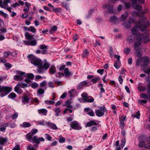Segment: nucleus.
Wrapping results in <instances>:
<instances>
[{
	"label": "nucleus",
	"mask_w": 150,
	"mask_h": 150,
	"mask_svg": "<svg viewBox=\"0 0 150 150\" xmlns=\"http://www.w3.org/2000/svg\"><path fill=\"white\" fill-rule=\"evenodd\" d=\"M135 24L134 27L131 29L133 35L128 36L127 39V41L129 43H132L133 42L134 39V36H137L138 35V28L142 31H145L150 25L149 21H145V19L144 18H143L142 20H140L138 22L135 23Z\"/></svg>",
	"instance_id": "obj_1"
},
{
	"label": "nucleus",
	"mask_w": 150,
	"mask_h": 150,
	"mask_svg": "<svg viewBox=\"0 0 150 150\" xmlns=\"http://www.w3.org/2000/svg\"><path fill=\"white\" fill-rule=\"evenodd\" d=\"M27 57L29 59V61L31 64L37 66L36 71L38 74L44 73L50 67V64L48 62L46 59L44 60V62L43 64L41 60L33 55H29Z\"/></svg>",
	"instance_id": "obj_2"
},
{
	"label": "nucleus",
	"mask_w": 150,
	"mask_h": 150,
	"mask_svg": "<svg viewBox=\"0 0 150 150\" xmlns=\"http://www.w3.org/2000/svg\"><path fill=\"white\" fill-rule=\"evenodd\" d=\"M138 41L140 43V45L142 43H146L150 41V34L149 33H144L141 35L139 33L138 35L136 37L135 42Z\"/></svg>",
	"instance_id": "obj_3"
},
{
	"label": "nucleus",
	"mask_w": 150,
	"mask_h": 150,
	"mask_svg": "<svg viewBox=\"0 0 150 150\" xmlns=\"http://www.w3.org/2000/svg\"><path fill=\"white\" fill-rule=\"evenodd\" d=\"M25 36L26 38L30 40L24 41V43L26 45H32L34 46L36 45L37 43V41L36 40H31L33 39V35H31L29 33L26 32L25 34Z\"/></svg>",
	"instance_id": "obj_4"
},
{
	"label": "nucleus",
	"mask_w": 150,
	"mask_h": 150,
	"mask_svg": "<svg viewBox=\"0 0 150 150\" xmlns=\"http://www.w3.org/2000/svg\"><path fill=\"white\" fill-rule=\"evenodd\" d=\"M11 91V88L9 87L0 86V96L3 97L7 95Z\"/></svg>",
	"instance_id": "obj_5"
},
{
	"label": "nucleus",
	"mask_w": 150,
	"mask_h": 150,
	"mask_svg": "<svg viewBox=\"0 0 150 150\" xmlns=\"http://www.w3.org/2000/svg\"><path fill=\"white\" fill-rule=\"evenodd\" d=\"M106 111V108L104 106H100L99 109L95 110V113L97 116L100 117L104 115Z\"/></svg>",
	"instance_id": "obj_6"
},
{
	"label": "nucleus",
	"mask_w": 150,
	"mask_h": 150,
	"mask_svg": "<svg viewBox=\"0 0 150 150\" xmlns=\"http://www.w3.org/2000/svg\"><path fill=\"white\" fill-rule=\"evenodd\" d=\"M138 42L137 41L136 42H134V50L135 51L137 56V57H140L142 56V53L141 52L142 49L139 46L140 45V43Z\"/></svg>",
	"instance_id": "obj_7"
},
{
	"label": "nucleus",
	"mask_w": 150,
	"mask_h": 150,
	"mask_svg": "<svg viewBox=\"0 0 150 150\" xmlns=\"http://www.w3.org/2000/svg\"><path fill=\"white\" fill-rule=\"evenodd\" d=\"M16 73L17 74L13 77L14 79L17 81H21L23 79V75H25V72L21 71H16Z\"/></svg>",
	"instance_id": "obj_8"
},
{
	"label": "nucleus",
	"mask_w": 150,
	"mask_h": 150,
	"mask_svg": "<svg viewBox=\"0 0 150 150\" xmlns=\"http://www.w3.org/2000/svg\"><path fill=\"white\" fill-rule=\"evenodd\" d=\"M71 127L75 130H80L82 129L79 122L76 121H73L70 124Z\"/></svg>",
	"instance_id": "obj_9"
},
{
	"label": "nucleus",
	"mask_w": 150,
	"mask_h": 150,
	"mask_svg": "<svg viewBox=\"0 0 150 150\" xmlns=\"http://www.w3.org/2000/svg\"><path fill=\"white\" fill-rule=\"evenodd\" d=\"M148 64H144L141 66V68L144 72L148 74H150V68Z\"/></svg>",
	"instance_id": "obj_10"
},
{
	"label": "nucleus",
	"mask_w": 150,
	"mask_h": 150,
	"mask_svg": "<svg viewBox=\"0 0 150 150\" xmlns=\"http://www.w3.org/2000/svg\"><path fill=\"white\" fill-rule=\"evenodd\" d=\"M38 130L37 129H33L31 131V132L28 133L25 136L27 138L30 139L31 137L35 134L38 132Z\"/></svg>",
	"instance_id": "obj_11"
},
{
	"label": "nucleus",
	"mask_w": 150,
	"mask_h": 150,
	"mask_svg": "<svg viewBox=\"0 0 150 150\" xmlns=\"http://www.w3.org/2000/svg\"><path fill=\"white\" fill-rule=\"evenodd\" d=\"M68 95L71 98L77 96H78L77 91L74 89H71L68 91Z\"/></svg>",
	"instance_id": "obj_12"
},
{
	"label": "nucleus",
	"mask_w": 150,
	"mask_h": 150,
	"mask_svg": "<svg viewBox=\"0 0 150 150\" xmlns=\"http://www.w3.org/2000/svg\"><path fill=\"white\" fill-rule=\"evenodd\" d=\"M31 137L30 139H29L28 138H27L26 137L25 139L28 141L32 143H35L37 144H39V141H38V137L37 136H35L33 137Z\"/></svg>",
	"instance_id": "obj_13"
},
{
	"label": "nucleus",
	"mask_w": 150,
	"mask_h": 150,
	"mask_svg": "<svg viewBox=\"0 0 150 150\" xmlns=\"http://www.w3.org/2000/svg\"><path fill=\"white\" fill-rule=\"evenodd\" d=\"M48 47L47 46L45 45H40L39 46V48L42 50V54H46L47 53V50L48 49Z\"/></svg>",
	"instance_id": "obj_14"
},
{
	"label": "nucleus",
	"mask_w": 150,
	"mask_h": 150,
	"mask_svg": "<svg viewBox=\"0 0 150 150\" xmlns=\"http://www.w3.org/2000/svg\"><path fill=\"white\" fill-rule=\"evenodd\" d=\"M84 111L87 112V114L91 116H95V114L92 109L88 108H85L84 109Z\"/></svg>",
	"instance_id": "obj_15"
},
{
	"label": "nucleus",
	"mask_w": 150,
	"mask_h": 150,
	"mask_svg": "<svg viewBox=\"0 0 150 150\" xmlns=\"http://www.w3.org/2000/svg\"><path fill=\"white\" fill-rule=\"evenodd\" d=\"M47 110L44 108L38 109V112L39 114L41 116H46L47 113Z\"/></svg>",
	"instance_id": "obj_16"
},
{
	"label": "nucleus",
	"mask_w": 150,
	"mask_h": 150,
	"mask_svg": "<svg viewBox=\"0 0 150 150\" xmlns=\"http://www.w3.org/2000/svg\"><path fill=\"white\" fill-rule=\"evenodd\" d=\"M103 7L104 8H108V11L110 13H112L113 12V6H110L109 5L107 4H105L103 6Z\"/></svg>",
	"instance_id": "obj_17"
},
{
	"label": "nucleus",
	"mask_w": 150,
	"mask_h": 150,
	"mask_svg": "<svg viewBox=\"0 0 150 150\" xmlns=\"http://www.w3.org/2000/svg\"><path fill=\"white\" fill-rule=\"evenodd\" d=\"M88 84V82L86 81H82L79 83L77 87V88L78 89H80L85 86H89Z\"/></svg>",
	"instance_id": "obj_18"
},
{
	"label": "nucleus",
	"mask_w": 150,
	"mask_h": 150,
	"mask_svg": "<svg viewBox=\"0 0 150 150\" xmlns=\"http://www.w3.org/2000/svg\"><path fill=\"white\" fill-rule=\"evenodd\" d=\"M97 123L96 122V121L95 120H91L86 123L85 125L86 127H91L93 125H97Z\"/></svg>",
	"instance_id": "obj_19"
},
{
	"label": "nucleus",
	"mask_w": 150,
	"mask_h": 150,
	"mask_svg": "<svg viewBox=\"0 0 150 150\" xmlns=\"http://www.w3.org/2000/svg\"><path fill=\"white\" fill-rule=\"evenodd\" d=\"M29 100L30 99L28 95H24L22 97V102L24 104L28 103Z\"/></svg>",
	"instance_id": "obj_20"
},
{
	"label": "nucleus",
	"mask_w": 150,
	"mask_h": 150,
	"mask_svg": "<svg viewBox=\"0 0 150 150\" xmlns=\"http://www.w3.org/2000/svg\"><path fill=\"white\" fill-rule=\"evenodd\" d=\"M129 15V13L127 11H125V13L122 14L120 18V20L122 21H125L126 18Z\"/></svg>",
	"instance_id": "obj_21"
},
{
	"label": "nucleus",
	"mask_w": 150,
	"mask_h": 150,
	"mask_svg": "<svg viewBox=\"0 0 150 150\" xmlns=\"http://www.w3.org/2000/svg\"><path fill=\"white\" fill-rule=\"evenodd\" d=\"M10 123L9 122H7L3 124L0 128V131L3 132H5V131L6 127L10 125Z\"/></svg>",
	"instance_id": "obj_22"
},
{
	"label": "nucleus",
	"mask_w": 150,
	"mask_h": 150,
	"mask_svg": "<svg viewBox=\"0 0 150 150\" xmlns=\"http://www.w3.org/2000/svg\"><path fill=\"white\" fill-rule=\"evenodd\" d=\"M94 100L93 97L88 96L86 98L83 99V101L84 102L92 103L94 101Z\"/></svg>",
	"instance_id": "obj_23"
},
{
	"label": "nucleus",
	"mask_w": 150,
	"mask_h": 150,
	"mask_svg": "<svg viewBox=\"0 0 150 150\" xmlns=\"http://www.w3.org/2000/svg\"><path fill=\"white\" fill-rule=\"evenodd\" d=\"M56 68L55 66L54 65H52L49 69V73L52 74H54L56 72Z\"/></svg>",
	"instance_id": "obj_24"
},
{
	"label": "nucleus",
	"mask_w": 150,
	"mask_h": 150,
	"mask_svg": "<svg viewBox=\"0 0 150 150\" xmlns=\"http://www.w3.org/2000/svg\"><path fill=\"white\" fill-rule=\"evenodd\" d=\"M141 61L142 62L144 63V64H148L149 61V58L148 57H144L141 59Z\"/></svg>",
	"instance_id": "obj_25"
},
{
	"label": "nucleus",
	"mask_w": 150,
	"mask_h": 150,
	"mask_svg": "<svg viewBox=\"0 0 150 150\" xmlns=\"http://www.w3.org/2000/svg\"><path fill=\"white\" fill-rule=\"evenodd\" d=\"M31 124L30 123L27 122H23L22 124L20 125L21 127L25 128L30 127H31Z\"/></svg>",
	"instance_id": "obj_26"
},
{
	"label": "nucleus",
	"mask_w": 150,
	"mask_h": 150,
	"mask_svg": "<svg viewBox=\"0 0 150 150\" xmlns=\"http://www.w3.org/2000/svg\"><path fill=\"white\" fill-rule=\"evenodd\" d=\"M21 88V87L18 86L17 84L14 88L15 91L19 94L22 93L23 91Z\"/></svg>",
	"instance_id": "obj_27"
},
{
	"label": "nucleus",
	"mask_w": 150,
	"mask_h": 150,
	"mask_svg": "<svg viewBox=\"0 0 150 150\" xmlns=\"http://www.w3.org/2000/svg\"><path fill=\"white\" fill-rule=\"evenodd\" d=\"M53 110L55 113V115L57 117L59 116L61 112L60 108H56L53 109Z\"/></svg>",
	"instance_id": "obj_28"
},
{
	"label": "nucleus",
	"mask_w": 150,
	"mask_h": 150,
	"mask_svg": "<svg viewBox=\"0 0 150 150\" xmlns=\"http://www.w3.org/2000/svg\"><path fill=\"white\" fill-rule=\"evenodd\" d=\"M100 80V78L99 76H97L92 79L91 81L92 82L93 84H95L97 83Z\"/></svg>",
	"instance_id": "obj_29"
},
{
	"label": "nucleus",
	"mask_w": 150,
	"mask_h": 150,
	"mask_svg": "<svg viewBox=\"0 0 150 150\" xmlns=\"http://www.w3.org/2000/svg\"><path fill=\"white\" fill-rule=\"evenodd\" d=\"M8 139L7 138H3L0 137V144L3 145L8 141Z\"/></svg>",
	"instance_id": "obj_30"
},
{
	"label": "nucleus",
	"mask_w": 150,
	"mask_h": 150,
	"mask_svg": "<svg viewBox=\"0 0 150 150\" xmlns=\"http://www.w3.org/2000/svg\"><path fill=\"white\" fill-rule=\"evenodd\" d=\"M64 76L65 77H67L71 75V72L69 71V69L67 68H66L64 70Z\"/></svg>",
	"instance_id": "obj_31"
},
{
	"label": "nucleus",
	"mask_w": 150,
	"mask_h": 150,
	"mask_svg": "<svg viewBox=\"0 0 150 150\" xmlns=\"http://www.w3.org/2000/svg\"><path fill=\"white\" fill-rule=\"evenodd\" d=\"M89 55V52L87 50H85L83 51L81 55L82 58H86Z\"/></svg>",
	"instance_id": "obj_32"
},
{
	"label": "nucleus",
	"mask_w": 150,
	"mask_h": 150,
	"mask_svg": "<svg viewBox=\"0 0 150 150\" xmlns=\"http://www.w3.org/2000/svg\"><path fill=\"white\" fill-rule=\"evenodd\" d=\"M124 26L126 28L129 29L131 26V23L129 21L126 22L123 24Z\"/></svg>",
	"instance_id": "obj_33"
},
{
	"label": "nucleus",
	"mask_w": 150,
	"mask_h": 150,
	"mask_svg": "<svg viewBox=\"0 0 150 150\" xmlns=\"http://www.w3.org/2000/svg\"><path fill=\"white\" fill-rule=\"evenodd\" d=\"M110 21L111 22L116 23L119 21V19L114 16L110 18Z\"/></svg>",
	"instance_id": "obj_34"
},
{
	"label": "nucleus",
	"mask_w": 150,
	"mask_h": 150,
	"mask_svg": "<svg viewBox=\"0 0 150 150\" xmlns=\"http://www.w3.org/2000/svg\"><path fill=\"white\" fill-rule=\"evenodd\" d=\"M17 85L21 88H24L28 86V84L27 83H23L21 82L19 83Z\"/></svg>",
	"instance_id": "obj_35"
},
{
	"label": "nucleus",
	"mask_w": 150,
	"mask_h": 150,
	"mask_svg": "<svg viewBox=\"0 0 150 150\" xmlns=\"http://www.w3.org/2000/svg\"><path fill=\"white\" fill-rule=\"evenodd\" d=\"M138 89L140 91H144L146 90V88L145 86H141L138 87Z\"/></svg>",
	"instance_id": "obj_36"
},
{
	"label": "nucleus",
	"mask_w": 150,
	"mask_h": 150,
	"mask_svg": "<svg viewBox=\"0 0 150 150\" xmlns=\"http://www.w3.org/2000/svg\"><path fill=\"white\" fill-rule=\"evenodd\" d=\"M50 128L54 130H57L58 129L55 124L54 123H50L49 124Z\"/></svg>",
	"instance_id": "obj_37"
},
{
	"label": "nucleus",
	"mask_w": 150,
	"mask_h": 150,
	"mask_svg": "<svg viewBox=\"0 0 150 150\" xmlns=\"http://www.w3.org/2000/svg\"><path fill=\"white\" fill-rule=\"evenodd\" d=\"M146 144L145 142L143 141H140L138 144V146L139 147H145Z\"/></svg>",
	"instance_id": "obj_38"
},
{
	"label": "nucleus",
	"mask_w": 150,
	"mask_h": 150,
	"mask_svg": "<svg viewBox=\"0 0 150 150\" xmlns=\"http://www.w3.org/2000/svg\"><path fill=\"white\" fill-rule=\"evenodd\" d=\"M133 7L135 9L138 11H140L142 9V7L141 5H137L135 6H134Z\"/></svg>",
	"instance_id": "obj_39"
},
{
	"label": "nucleus",
	"mask_w": 150,
	"mask_h": 150,
	"mask_svg": "<svg viewBox=\"0 0 150 150\" xmlns=\"http://www.w3.org/2000/svg\"><path fill=\"white\" fill-rule=\"evenodd\" d=\"M45 139L48 141H51L52 140V138L48 134H45Z\"/></svg>",
	"instance_id": "obj_40"
},
{
	"label": "nucleus",
	"mask_w": 150,
	"mask_h": 150,
	"mask_svg": "<svg viewBox=\"0 0 150 150\" xmlns=\"http://www.w3.org/2000/svg\"><path fill=\"white\" fill-rule=\"evenodd\" d=\"M8 97L9 98L13 99L16 97V95L15 93L12 92L9 94Z\"/></svg>",
	"instance_id": "obj_41"
},
{
	"label": "nucleus",
	"mask_w": 150,
	"mask_h": 150,
	"mask_svg": "<svg viewBox=\"0 0 150 150\" xmlns=\"http://www.w3.org/2000/svg\"><path fill=\"white\" fill-rule=\"evenodd\" d=\"M132 15L134 16H140V14L139 12L134 11L132 12L131 13Z\"/></svg>",
	"instance_id": "obj_42"
},
{
	"label": "nucleus",
	"mask_w": 150,
	"mask_h": 150,
	"mask_svg": "<svg viewBox=\"0 0 150 150\" xmlns=\"http://www.w3.org/2000/svg\"><path fill=\"white\" fill-rule=\"evenodd\" d=\"M63 76H64V74L63 73L58 72L56 74V76L59 78H61Z\"/></svg>",
	"instance_id": "obj_43"
},
{
	"label": "nucleus",
	"mask_w": 150,
	"mask_h": 150,
	"mask_svg": "<svg viewBox=\"0 0 150 150\" xmlns=\"http://www.w3.org/2000/svg\"><path fill=\"white\" fill-rule=\"evenodd\" d=\"M131 49L130 48H126L124 49V52L125 53L128 55V54L131 52Z\"/></svg>",
	"instance_id": "obj_44"
},
{
	"label": "nucleus",
	"mask_w": 150,
	"mask_h": 150,
	"mask_svg": "<svg viewBox=\"0 0 150 150\" xmlns=\"http://www.w3.org/2000/svg\"><path fill=\"white\" fill-rule=\"evenodd\" d=\"M44 91L43 89L41 88H40L38 90L37 95H40L44 93Z\"/></svg>",
	"instance_id": "obj_45"
},
{
	"label": "nucleus",
	"mask_w": 150,
	"mask_h": 150,
	"mask_svg": "<svg viewBox=\"0 0 150 150\" xmlns=\"http://www.w3.org/2000/svg\"><path fill=\"white\" fill-rule=\"evenodd\" d=\"M121 146L122 148L125 146L126 144V140L125 138H123L121 140Z\"/></svg>",
	"instance_id": "obj_46"
},
{
	"label": "nucleus",
	"mask_w": 150,
	"mask_h": 150,
	"mask_svg": "<svg viewBox=\"0 0 150 150\" xmlns=\"http://www.w3.org/2000/svg\"><path fill=\"white\" fill-rule=\"evenodd\" d=\"M30 86L33 88H36L38 87V85L37 83L34 82L30 85Z\"/></svg>",
	"instance_id": "obj_47"
},
{
	"label": "nucleus",
	"mask_w": 150,
	"mask_h": 150,
	"mask_svg": "<svg viewBox=\"0 0 150 150\" xmlns=\"http://www.w3.org/2000/svg\"><path fill=\"white\" fill-rule=\"evenodd\" d=\"M120 62H116L114 64V67L116 69H118L120 67Z\"/></svg>",
	"instance_id": "obj_48"
},
{
	"label": "nucleus",
	"mask_w": 150,
	"mask_h": 150,
	"mask_svg": "<svg viewBox=\"0 0 150 150\" xmlns=\"http://www.w3.org/2000/svg\"><path fill=\"white\" fill-rule=\"evenodd\" d=\"M140 97L144 99H148V95L146 94L142 93L140 95Z\"/></svg>",
	"instance_id": "obj_49"
},
{
	"label": "nucleus",
	"mask_w": 150,
	"mask_h": 150,
	"mask_svg": "<svg viewBox=\"0 0 150 150\" xmlns=\"http://www.w3.org/2000/svg\"><path fill=\"white\" fill-rule=\"evenodd\" d=\"M30 31H31L33 33H36V29L33 27V26H30Z\"/></svg>",
	"instance_id": "obj_50"
},
{
	"label": "nucleus",
	"mask_w": 150,
	"mask_h": 150,
	"mask_svg": "<svg viewBox=\"0 0 150 150\" xmlns=\"http://www.w3.org/2000/svg\"><path fill=\"white\" fill-rule=\"evenodd\" d=\"M27 77L28 79H33L34 78V75L32 74H27Z\"/></svg>",
	"instance_id": "obj_51"
},
{
	"label": "nucleus",
	"mask_w": 150,
	"mask_h": 150,
	"mask_svg": "<svg viewBox=\"0 0 150 150\" xmlns=\"http://www.w3.org/2000/svg\"><path fill=\"white\" fill-rule=\"evenodd\" d=\"M66 106L69 108H72V105H71V102L69 101H67L65 102Z\"/></svg>",
	"instance_id": "obj_52"
},
{
	"label": "nucleus",
	"mask_w": 150,
	"mask_h": 150,
	"mask_svg": "<svg viewBox=\"0 0 150 150\" xmlns=\"http://www.w3.org/2000/svg\"><path fill=\"white\" fill-rule=\"evenodd\" d=\"M45 103L47 105H53L54 104L55 102L54 101L50 100H45Z\"/></svg>",
	"instance_id": "obj_53"
},
{
	"label": "nucleus",
	"mask_w": 150,
	"mask_h": 150,
	"mask_svg": "<svg viewBox=\"0 0 150 150\" xmlns=\"http://www.w3.org/2000/svg\"><path fill=\"white\" fill-rule=\"evenodd\" d=\"M57 29V27L55 26H53L51 28V29L50 31V33L51 34H52V31H56Z\"/></svg>",
	"instance_id": "obj_54"
},
{
	"label": "nucleus",
	"mask_w": 150,
	"mask_h": 150,
	"mask_svg": "<svg viewBox=\"0 0 150 150\" xmlns=\"http://www.w3.org/2000/svg\"><path fill=\"white\" fill-rule=\"evenodd\" d=\"M140 115V114L139 113V111H138L136 112L135 114L133 115V116L135 117L136 118L138 119H139V118Z\"/></svg>",
	"instance_id": "obj_55"
},
{
	"label": "nucleus",
	"mask_w": 150,
	"mask_h": 150,
	"mask_svg": "<svg viewBox=\"0 0 150 150\" xmlns=\"http://www.w3.org/2000/svg\"><path fill=\"white\" fill-rule=\"evenodd\" d=\"M18 115V114L16 112L11 115V117L13 119H16Z\"/></svg>",
	"instance_id": "obj_56"
},
{
	"label": "nucleus",
	"mask_w": 150,
	"mask_h": 150,
	"mask_svg": "<svg viewBox=\"0 0 150 150\" xmlns=\"http://www.w3.org/2000/svg\"><path fill=\"white\" fill-rule=\"evenodd\" d=\"M81 96L83 99H84L86 98L88 96V95L86 93L84 92L81 94Z\"/></svg>",
	"instance_id": "obj_57"
},
{
	"label": "nucleus",
	"mask_w": 150,
	"mask_h": 150,
	"mask_svg": "<svg viewBox=\"0 0 150 150\" xmlns=\"http://www.w3.org/2000/svg\"><path fill=\"white\" fill-rule=\"evenodd\" d=\"M138 102L139 104H145L147 102V101L146 100H138Z\"/></svg>",
	"instance_id": "obj_58"
},
{
	"label": "nucleus",
	"mask_w": 150,
	"mask_h": 150,
	"mask_svg": "<svg viewBox=\"0 0 150 150\" xmlns=\"http://www.w3.org/2000/svg\"><path fill=\"white\" fill-rule=\"evenodd\" d=\"M126 118V116H124L123 115L122 116L121 118L120 119V122H124V121L125 120Z\"/></svg>",
	"instance_id": "obj_59"
},
{
	"label": "nucleus",
	"mask_w": 150,
	"mask_h": 150,
	"mask_svg": "<svg viewBox=\"0 0 150 150\" xmlns=\"http://www.w3.org/2000/svg\"><path fill=\"white\" fill-rule=\"evenodd\" d=\"M11 54V52L10 51H8L4 53V56L5 57H8Z\"/></svg>",
	"instance_id": "obj_60"
},
{
	"label": "nucleus",
	"mask_w": 150,
	"mask_h": 150,
	"mask_svg": "<svg viewBox=\"0 0 150 150\" xmlns=\"http://www.w3.org/2000/svg\"><path fill=\"white\" fill-rule=\"evenodd\" d=\"M31 145H28L27 147V149L28 150H36L35 148L31 146Z\"/></svg>",
	"instance_id": "obj_61"
},
{
	"label": "nucleus",
	"mask_w": 150,
	"mask_h": 150,
	"mask_svg": "<svg viewBox=\"0 0 150 150\" xmlns=\"http://www.w3.org/2000/svg\"><path fill=\"white\" fill-rule=\"evenodd\" d=\"M40 19L44 23H45L47 21V18L43 16H41L40 17Z\"/></svg>",
	"instance_id": "obj_62"
},
{
	"label": "nucleus",
	"mask_w": 150,
	"mask_h": 150,
	"mask_svg": "<svg viewBox=\"0 0 150 150\" xmlns=\"http://www.w3.org/2000/svg\"><path fill=\"white\" fill-rule=\"evenodd\" d=\"M47 82L46 80H44L40 83V86L41 87H43L46 85Z\"/></svg>",
	"instance_id": "obj_63"
},
{
	"label": "nucleus",
	"mask_w": 150,
	"mask_h": 150,
	"mask_svg": "<svg viewBox=\"0 0 150 150\" xmlns=\"http://www.w3.org/2000/svg\"><path fill=\"white\" fill-rule=\"evenodd\" d=\"M12 150H20V146L18 144L16 145Z\"/></svg>",
	"instance_id": "obj_64"
}]
</instances>
